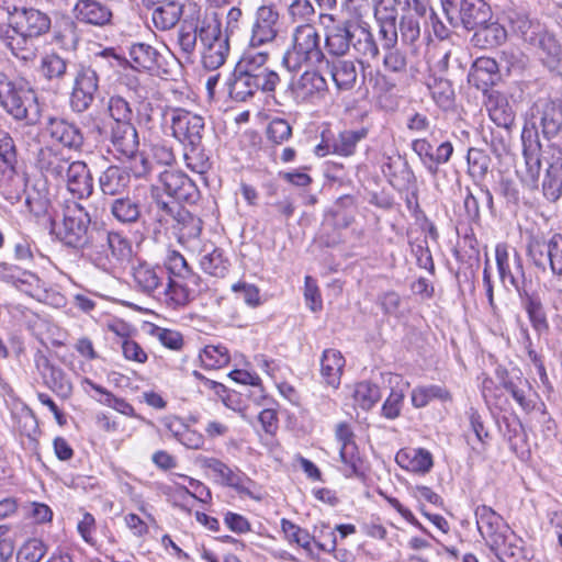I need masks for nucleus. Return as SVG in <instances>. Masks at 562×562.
<instances>
[{
    "instance_id": "25",
    "label": "nucleus",
    "mask_w": 562,
    "mask_h": 562,
    "mask_svg": "<svg viewBox=\"0 0 562 562\" xmlns=\"http://www.w3.org/2000/svg\"><path fill=\"white\" fill-rule=\"evenodd\" d=\"M47 132L52 139L69 149L78 150L83 145V135L80 128L65 119L49 117Z\"/></svg>"
},
{
    "instance_id": "41",
    "label": "nucleus",
    "mask_w": 562,
    "mask_h": 562,
    "mask_svg": "<svg viewBox=\"0 0 562 562\" xmlns=\"http://www.w3.org/2000/svg\"><path fill=\"white\" fill-rule=\"evenodd\" d=\"M182 5L177 1H165L154 8L151 21L157 30L172 29L180 20Z\"/></svg>"
},
{
    "instance_id": "49",
    "label": "nucleus",
    "mask_w": 562,
    "mask_h": 562,
    "mask_svg": "<svg viewBox=\"0 0 562 562\" xmlns=\"http://www.w3.org/2000/svg\"><path fill=\"white\" fill-rule=\"evenodd\" d=\"M412 404L417 407H425L435 398L442 402L451 400L450 393L439 385L418 386L412 391Z\"/></svg>"
},
{
    "instance_id": "24",
    "label": "nucleus",
    "mask_w": 562,
    "mask_h": 562,
    "mask_svg": "<svg viewBox=\"0 0 562 562\" xmlns=\"http://www.w3.org/2000/svg\"><path fill=\"white\" fill-rule=\"evenodd\" d=\"M109 127V139L114 151L122 159L123 157H133L139 147V137L133 123L113 125Z\"/></svg>"
},
{
    "instance_id": "14",
    "label": "nucleus",
    "mask_w": 562,
    "mask_h": 562,
    "mask_svg": "<svg viewBox=\"0 0 562 562\" xmlns=\"http://www.w3.org/2000/svg\"><path fill=\"white\" fill-rule=\"evenodd\" d=\"M167 271L164 267L149 262H137L132 267V280L134 289L145 295L158 297L167 280Z\"/></svg>"
},
{
    "instance_id": "28",
    "label": "nucleus",
    "mask_w": 562,
    "mask_h": 562,
    "mask_svg": "<svg viewBox=\"0 0 562 562\" xmlns=\"http://www.w3.org/2000/svg\"><path fill=\"white\" fill-rule=\"evenodd\" d=\"M395 461L402 469L417 474L428 473L434 465L431 453L422 448L401 449L395 456Z\"/></svg>"
},
{
    "instance_id": "27",
    "label": "nucleus",
    "mask_w": 562,
    "mask_h": 562,
    "mask_svg": "<svg viewBox=\"0 0 562 562\" xmlns=\"http://www.w3.org/2000/svg\"><path fill=\"white\" fill-rule=\"evenodd\" d=\"M477 530L486 543L504 533L509 526L492 507L480 505L475 509Z\"/></svg>"
},
{
    "instance_id": "64",
    "label": "nucleus",
    "mask_w": 562,
    "mask_h": 562,
    "mask_svg": "<svg viewBox=\"0 0 562 562\" xmlns=\"http://www.w3.org/2000/svg\"><path fill=\"white\" fill-rule=\"evenodd\" d=\"M398 29L404 43L412 44L419 38L420 23L411 11L402 15Z\"/></svg>"
},
{
    "instance_id": "59",
    "label": "nucleus",
    "mask_w": 562,
    "mask_h": 562,
    "mask_svg": "<svg viewBox=\"0 0 562 562\" xmlns=\"http://www.w3.org/2000/svg\"><path fill=\"white\" fill-rule=\"evenodd\" d=\"M203 366L207 369H220L228 364L229 355L223 346H206L200 353Z\"/></svg>"
},
{
    "instance_id": "38",
    "label": "nucleus",
    "mask_w": 562,
    "mask_h": 562,
    "mask_svg": "<svg viewBox=\"0 0 562 562\" xmlns=\"http://www.w3.org/2000/svg\"><path fill=\"white\" fill-rule=\"evenodd\" d=\"M111 215L121 224H134L142 215V205L136 198L119 196L110 204Z\"/></svg>"
},
{
    "instance_id": "33",
    "label": "nucleus",
    "mask_w": 562,
    "mask_h": 562,
    "mask_svg": "<svg viewBox=\"0 0 562 562\" xmlns=\"http://www.w3.org/2000/svg\"><path fill=\"white\" fill-rule=\"evenodd\" d=\"M490 119L499 127L509 131L515 122V111L507 98L499 93H491L486 102Z\"/></svg>"
},
{
    "instance_id": "53",
    "label": "nucleus",
    "mask_w": 562,
    "mask_h": 562,
    "mask_svg": "<svg viewBox=\"0 0 562 562\" xmlns=\"http://www.w3.org/2000/svg\"><path fill=\"white\" fill-rule=\"evenodd\" d=\"M341 472L346 477L359 476L362 474V460L356 445L340 447Z\"/></svg>"
},
{
    "instance_id": "44",
    "label": "nucleus",
    "mask_w": 562,
    "mask_h": 562,
    "mask_svg": "<svg viewBox=\"0 0 562 562\" xmlns=\"http://www.w3.org/2000/svg\"><path fill=\"white\" fill-rule=\"evenodd\" d=\"M367 136L368 128L366 127L342 131L333 142L334 153L340 156H351L356 150L357 144Z\"/></svg>"
},
{
    "instance_id": "13",
    "label": "nucleus",
    "mask_w": 562,
    "mask_h": 562,
    "mask_svg": "<svg viewBox=\"0 0 562 562\" xmlns=\"http://www.w3.org/2000/svg\"><path fill=\"white\" fill-rule=\"evenodd\" d=\"M497 270L502 282L513 286L522 297V293L527 292L525 289L526 277L520 255L513 250L510 256L506 244H498L495 248Z\"/></svg>"
},
{
    "instance_id": "57",
    "label": "nucleus",
    "mask_w": 562,
    "mask_h": 562,
    "mask_svg": "<svg viewBox=\"0 0 562 562\" xmlns=\"http://www.w3.org/2000/svg\"><path fill=\"white\" fill-rule=\"evenodd\" d=\"M47 552L45 542L37 538L26 540L18 551L19 562H40Z\"/></svg>"
},
{
    "instance_id": "58",
    "label": "nucleus",
    "mask_w": 562,
    "mask_h": 562,
    "mask_svg": "<svg viewBox=\"0 0 562 562\" xmlns=\"http://www.w3.org/2000/svg\"><path fill=\"white\" fill-rule=\"evenodd\" d=\"M428 88L432 99L440 108L448 109L452 105L454 91L450 81L435 78L432 82L428 85Z\"/></svg>"
},
{
    "instance_id": "56",
    "label": "nucleus",
    "mask_w": 562,
    "mask_h": 562,
    "mask_svg": "<svg viewBox=\"0 0 562 562\" xmlns=\"http://www.w3.org/2000/svg\"><path fill=\"white\" fill-rule=\"evenodd\" d=\"M203 14H199L194 24H188L187 21L183 22L179 30L178 43L180 48L187 55H191L196 46L198 38L200 40V32L198 27L200 25V19Z\"/></svg>"
},
{
    "instance_id": "4",
    "label": "nucleus",
    "mask_w": 562,
    "mask_h": 562,
    "mask_svg": "<svg viewBox=\"0 0 562 562\" xmlns=\"http://www.w3.org/2000/svg\"><path fill=\"white\" fill-rule=\"evenodd\" d=\"M85 256L100 270L114 274L132 256V245L119 232L98 231L87 244Z\"/></svg>"
},
{
    "instance_id": "39",
    "label": "nucleus",
    "mask_w": 562,
    "mask_h": 562,
    "mask_svg": "<svg viewBox=\"0 0 562 562\" xmlns=\"http://www.w3.org/2000/svg\"><path fill=\"white\" fill-rule=\"evenodd\" d=\"M520 542L516 533L508 528L486 544L502 562H509L520 553Z\"/></svg>"
},
{
    "instance_id": "54",
    "label": "nucleus",
    "mask_w": 562,
    "mask_h": 562,
    "mask_svg": "<svg viewBox=\"0 0 562 562\" xmlns=\"http://www.w3.org/2000/svg\"><path fill=\"white\" fill-rule=\"evenodd\" d=\"M48 387L63 398H68L72 393V384L67 374L57 367H49V374L45 378Z\"/></svg>"
},
{
    "instance_id": "18",
    "label": "nucleus",
    "mask_w": 562,
    "mask_h": 562,
    "mask_svg": "<svg viewBox=\"0 0 562 562\" xmlns=\"http://www.w3.org/2000/svg\"><path fill=\"white\" fill-rule=\"evenodd\" d=\"M201 283H193L186 279H172L167 276L165 285L159 291L165 303L173 308L186 306L200 292Z\"/></svg>"
},
{
    "instance_id": "31",
    "label": "nucleus",
    "mask_w": 562,
    "mask_h": 562,
    "mask_svg": "<svg viewBox=\"0 0 562 562\" xmlns=\"http://www.w3.org/2000/svg\"><path fill=\"white\" fill-rule=\"evenodd\" d=\"M505 20L510 31L529 43L537 32L542 30V24L531 20L527 12L518 9H509L505 12Z\"/></svg>"
},
{
    "instance_id": "10",
    "label": "nucleus",
    "mask_w": 562,
    "mask_h": 562,
    "mask_svg": "<svg viewBox=\"0 0 562 562\" xmlns=\"http://www.w3.org/2000/svg\"><path fill=\"white\" fill-rule=\"evenodd\" d=\"M99 91V76L91 65L80 63L76 67L70 93V108L76 113L86 112Z\"/></svg>"
},
{
    "instance_id": "55",
    "label": "nucleus",
    "mask_w": 562,
    "mask_h": 562,
    "mask_svg": "<svg viewBox=\"0 0 562 562\" xmlns=\"http://www.w3.org/2000/svg\"><path fill=\"white\" fill-rule=\"evenodd\" d=\"M41 69L49 80L63 79L67 72V60L56 53L46 54L42 58Z\"/></svg>"
},
{
    "instance_id": "46",
    "label": "nucleus",
    "mask_w": 562,
    "mask_h": 562,
    "mask_svg": "<svg viewBox=\"0 0 562 562\" xmlns=\"http://www.w3.org/2000/svg\"><path fill=\"white\" fill-rule=\"evenodd\" d=\"M106 110L111 119L108 126L132 123L133 110L123 97L112 95L108 101Z\"/></svg>"
},
{
    "instance_id": "60",
    "label": "nucleus",
    "mask_w": 562,
    "mask_h": 562,
    "mask_svg": "<svg viewBox=\"0 0 562 562\" xmlns=\"http://www.w3.org/2000/svg\"><path fill=\"white\" fill-rule=\"evenodd\" d=\"M178 231L183 238H196L202 231V222L186 210L177 212Z\"/></svg>"
},
{
    "instance_id": "8",
    "label": "nucleus",
    "mask_w": 562,
    "mask_h": 562,
    "mask_svg": "<svg viewBox=\"0 0 562 562\" xmlns=\"http://www.w3.org/2000/svg\"><path fill=\"white\" fill-rule=\"evenodd\" d=\"M200 467L210 471L214 481L223 486L235 490L240 496H248L259 501L258 485L238 468H231L214 457L201 456L198 458Z\"/></svg>"
},
{
    "instance_id": "26",
    "label": "nucleus",
    "mask_w": 562,
    "mask_h": 562,
    "mask_svg": "<svg viewBox=\"0 0 562 562\" xmlns=\"http://www.w3.org/2000/svg\"><path fill=\"white\" fill-rule=\"evenodd\" d=\"M496 376L502 386L512 394L522 409H531V402L527 398V392L530 389L529 382L521 376L519 370L509 372L506 369L497 368Z\"/></svg>"
},
{
    "instance_id": "17",
    "label": "nucleus",
    "mask_w": 562,
    "mask_h": 562,
    "mask_svg": "<svg viewBox=\"0 0 562 562\" xmlns=\"http://www.w3.org/2000/svg\"><path fill=\"white\" fill-rule=\"evenodd\" d=\"M159 183L166 193L177 201L191 202L198 196L195 183L182 171L165 170L159 175Z\"/></svg>"
},
{
    "instance_id": "40",
    "label": "nucleus",
    "mask_w": 562,
    "mask_h": 562,
    "mask_svg": "<svg viewBox=\"0 0 562 562\" xmlns=\"http://www.w3.org/2000/svg\"><path fill=\"white\" fill-rule=\"evenodd\" d=\"M375 16L379 22V35L382 41V48H391L397 45L398 34L396 26V14L394 9L378 8Z\"/></svg>"
},
{
    "instance_id": "15",
    "label": "nucleus",
    "mask_w": 562,
    "mask_h": 562,
    "mask_svg": "<svg viewBox=\"0 0 562 562\" xmlns=\"http://www.w3.org/2000/svg\"><path fill=\"white\" fill-rule=\"evenodd\" d=\"M535 123H538L547 138L557 136L562 131V102L559 100L539 99L531 112ZM529 127L528 125H526Z\"/></svg>"
},
{
    "instance_id": "20",
    "label": "nucleus",
    "mask_w": 562,
    "mask_h": 562,
    "mask_svg": "<svg viewBox=\"0 0 562 562\" xmlns=\"http://www.w3.org/2000/svg\"><path fill=\"white\" fill-rule=\"evenodd\" d=\"M60 181L65 182L67 190L78 199L89 198L93 192L91 172L81 160H72Z\"/></svg>"
},
{
    "instance_id": "22",
    "label": "nucleus",
    "mask_w": 562,
    "mask_h": 562,
    "mask_svg": "<svg viewBox=\"0 0 562 562\" xmlns=\"http://www.w3.org/2000/svg\"><path fill=\"white\" fill-rule=\"evenodd\" d=\"M49 15L35 8H24L18 15L16 29L23 37H38L50 30Z\"/></svg>"
},
{
    "instance_id": "34",
    "label": "nucleus",
    "mask_w": 562,
    "mask_h": 562,
    "mask_svg": "<svg viewBox=\"0 0 562 562\" xmlns=\"http://www.w3.org/2000/svg\"><path fill=\"white\" fill-rule=\"evenodd\" d=\"M498 79V65L490 57L477 58L469 72V81L477 89L486 90Z\"/></svg>"
},
{
    "instance_id": "45",
    "label": "nucleus",
    "mask_w": 562,
    "mask_h": 562,
    "mask_svg": "<svg viewBox=\"0 0 562 562\" xmlns=\"http://www.w3.org/2000/svg\"><path fill=\"white\" fill-rule=\"evenodd\" d=\"M16 162L14 140L8 132L0 130V172L8 173L10 178L14 173Z\"/></svg>"
},
{
    "instance_id": "7",
    "label": "nucleus",
    "mask_w": 562,
    "mask_h": 562,
    "mask_svg": "<svg viewBox=\"0 0 562 562\" xmlns=\"http://www.w3.org/2000/svg\"><path fill=\"white\" fill-rule=\"evenodd\" d=\"M202 45V64L206 69L216 70L222 67L231 50L229 37L223 34L218 14L205 11L198 27Z\"/></svg>"
},
{
    "instance_id": "11",
    "label": "nucleus",
    "mask_w": 562,
    "mask_h": 562,
    "mask_svg": "<svg viewBox=\"0 0 562 562\" xmlns=\"http://www.w3.org/2000/svg\"><path fill=\"white\" fill-rule=\"evenodd\" d=\"M91 218L86 209L78 202H68L64 209L63 231L60 232L63 241L70 247L87 246L88 229Z\"/></svg>"
},
{
    "instance_id": "3",
    "label": "nucleus",
    "mask_w": 562,
    "mask_h": 562,
    "mask_svg": "<svg viewBox=\"0 0 562 562\" xmlns=\"http://www.w3.org/2000/svg\"><path fill=\"white\" fill-rule=\"evenodd\" d=\"M325 45L328 53L335 56L346 55L351 47L362 58L375 59L379 55V46L371 31L349 21L327 27Z\"/></svg>"
},
{
    "instance_id": "61",
    "label": "nucleus",
    "mask_w": 562,
    "mask_h": 562,
    "mask_svg": "<svg viewBox=\"0 0 562 562\" xmlns=\"http://www.w3.org/2000/svg\"><path fill=\"white\" fill-rule=\"evenodd\" d=\"M469 172L472 177L484 178L490 168V157L477 148H470L467 156Z\"/></svg>"
},
{
    "instance_id": "32",
    "label": "nucleus",
    "mask_w": 562,
    "mask_h": 562,
    "mask_svg": "<svg viewBox=\"0 0 562 562\" xmlns=\"http://www.w3.org/2000/svg\"><path fill=\"white\" fill-rule=\"evenodd\" d=\"M131 66L136 70L154 71L161 65V54L146 43H134L128 50Z\"/></svg>"
},
{
    "instance_id": "29",
    "label": "nucleus",
    "mask_w": 562,
    "mask_h": 562,
    "mask_svg": "<svg viewBox=\"0 0 562 562\" xmlns=\"http://www.w3.org/2000/svg\"><path fill=\"white\" fill-rule=\"evenodd\" d=\"M529 44L539 50L543 64L551 70L562 56L561 45L544 25H542V30L537 32V35L530 40Z\"/></svg>"
},
{
    "instance_id": "52",
    "label": "nucleus",
    "mask_w": 562,
    "mask_h": 562,
    "mask_svg": "<svg viewBox=\"0 0 562 562\" xmlns=\"http://www.w3.org/2000/svg\"><path fill=\"white\" fill-rule=\"evenodd\" d=\"M25 204L35 216L47 213L50 200L45 183H41V188L34 186L32 190L26 191Z\"/></svg>"
},
{
    "instance_id": "51",
    "label": "nucleus",
    "mask_w": 562,
    "mask_h": 562,
    "mask_svg": "<svg viewBox=\"0 0 562 562\" xmlns=\"http://www.w3.org/2000/svg\"><path fill=\"white\" fill-rule=\"evenodd\" d=\"M167 269L172 279H186L193 283H201V278L189 267L184 257L178 251H171L167 260Z\"/></svg>"
},
{
    "instance_id": "47",
    "label": "nucleus",
    "mask_w": 562,
    "mask_h": 562,
    "mask_svg": "<svg viewBox=\"0 0 562 562\" xmlns=\"http://www.w3.org/2000/svg\"><path fill=\"white\" fill-rule=\"evenodd\" d=\"M280 524L288 542L295 543L307 552L312 551L311 546L315 541L314 536L286 518H282Z\"/></svg>"
},
{
    "instance_id": "50",
    "label": "nucleus",
    "mask_w": 562,
    "mask_h": 562,
    "mask_svg": "<svg viewBox=\"0 0 562 562\" xmlns=\"http://www.w3.org/2000/svg\"><path fill=\"white\" fill-rule=\"evenodd\" d=\"M352 396L358 406L368 411L380 401L381 392L378 385L363 381L356 384Z\"/></svg>"
},
{
    "instance_id": "48",
    "label": "nucleus",
    "mask_w": 562,
    "mask_h": 562,
    "mask_svg": "<svg viewBox=\"0 0 562 562\" xmlns=\"http://www.w3.org/2000/svg\"><path fill=\"white\" fill-rule=\"evenodd\" d=\"M200 266L205 273L216 278H224L228 272L229 262L223 256V251L214 248L202 256Z\"/></svg>"
},
{
    "instance_id": "37",
    "label": "nucleus",
    "mask_w": 562,
    "mask_h": 562,
    "mask_svg": "<svg viewBox=\"0 0 562 562\" xmlns=\"http://www.w3.org/2000/svg\"><path fill=\"white\" fill-rule=\"evenodd\" d=\"M329 74L338 90H351L358 79V67L353 60L337 59L328 64Z\"/></svg>"
},
{
    "instance_id": "16",
    "label": "nucleus",
    "mask_w": 562,
    "mask_h": 562,
    "mask_svg": "<svg viewBox=\"0 0 562 562\" xmlns=\"http://www.w3.org/2000/svg\"><path fill=\"white\" fill-rule=\"evenodd\" d=\"M279 33V13L271 5H261L256 12L249 46L260 47L276 40Z\"/></svg>"
},
{
    "instance_id": "63",
    "label": "nucleus",
    "mask_w": 562,
    "mask_h": 562,
    "mask_svg": "<svg viewBox=\"0 0 562 562\" xmlns=\"http://www.w3.org/2000/svg\"><path fill=\"white\" fill-rule=\"evenodd\" d=\"M383 66L389 72L405 74L407 68L406 55L396 46L384 48Z\"/></svg>"
},
{
    "instance_id": "19",
    "label": "nucleus",
    "mask_w": 562,
    "mask_h": 562,
    "mask_svg": "<svg viewBox=\"0 0 562 562\" xmlns=\"http://www.w3.org/2000/svg\"><path fill=\"white\" fill-rule=\"evenodd\" d=\"M326 91V79L315 70L304 71L291 83V92L295 101L300 103L323 98Z\"/></svg>"
},
{
    "instance_id": "5",
    "label": "nucleus",
    "mask_w": 562,
    "mask_h": 562,
    "mask_svg": "<svg viewBox=\"0 0 562 562\" xmlns=\"http://www.w3.org/2000/svg\"><path fill=\"white\" fill-rule=\"evenodd\" d=\"M168 114L170 116L172 136L182 144L186 149L190 148V153H184L187 167L198 173H203L207 168V161L205 159L193 161V154H195L202 144L205 131L204 117L182 108L171 109Z\"/></svg>"
},
{
    "instance_id": "36",
    "label": "nucleus",
    "mask_w": 562,
    "mask_h": 562,
    "mask_svg": "<svg viewBox=\"0 0 562 562\" xmlns=\"http://www.w3.org/2000/svg\"><path fill=\"white\" fill-rule=\"evenodd\" d=\"M344 367L345 358L339 350H324L321 358V374L327 385L334 389L339 386Z\"/></svg>"
},
{
    "instance_id": "1",
    "label": "nucleus",
    "mask_w": 562,
    "mask_h": 562,
    "mask_svg": "<svg viewBox=\"0 0 562 562\" xmlns=\"http://www.w3.org/2000/svg\"><path fill=\"white\" fill-rule=\"evenodd\" d=\"M525 170L517 171L521 182L528 188L538 187L541 162L547 165L542 183L544 196L555 202L562 195V148L554 144L542 150L537 130L524 126L521 132Z\"/></svg>"
},
{
    "instance_id": "6",
    "label": "nucleus",
    "mask_w": 562,
    "mask_h": 562,
    "mask_svg": "<svg viewBox=\"0 0 562 562\" xmlns=\"http://www.w3.org/2000/svg\"><path fill=\"white\" fill-rule=\"evenodd\" d=\"M321 35L313 23L299 24L291 34V44L286 48L282 64L291 71L304 65H316L324 59Z\"/></svg>"
},
{
    "instance_id": "35",
    "label": "nucleus",
    "mask_w": 562,
    "mask_h": 562,
    "mask_svg": "<svg viewBox=\"0 0 562 562\" xmlns=\"http://www.w3.org/2000/svg\"><path fill=\"white\" fill-rule=\"evenodd\" d=\"M474 31L471 40L472 44L484 49L497 47L505 43L507 38L505 26L492 20L476 27Z\"/></svg>"
},
{
    "instance_id": "43",
    "label": "nucleus",
    "mask_w": 562,
    "mask_h": 562,
    "mask_svg": "<svg viewBox=\"0 0 562 562\" xmlns=\"http://www.w3.org/2000/svg\"><path fill=\"white\" fill-rule=\"evenodd\" d=\"M82 384L89 386L90 389L94 390L98 394H100V397H98L95 400L98 402H100L101 404L106 405L125 416H128V417L135 416V409L124 398L116 397L109 390L94 383L89 378H85L82 381Z\"/></svg>"
},
{
    "instance_id": "30",
    "label": "nucleus",
    "mask_w": 562,
    "mask_h": 562,
    "mask_svg": "<svg viewBox=\"0 0 562 562\" xmlns=\"http://www.w3.org/2000/svg\"><path fill=\"white\" fill-rule=\"evenodd\" d=\"M131 183V173L120 166H109L99 177V187L105 195H120Z\"/></svg>"
},
{
    "instance_id": "62",
    "label": "nucleus",
    "mask_w": 562,
    "mask_h": 562,
    "mask_svg": "<svg viewBox=\"0 0 562 562\" xmlns=\"http://www.w3.org/2000/svg\"><path fill=\"white\" fill-rule=\"evenodd\" d=\"M288 12L294 23H312L315 18V9L310 0H292Z\"/></svg>"
},
{
    "instance_id": "21",
    "label": "nucleus",
    "mask_w": 562,
    "mask_h": 562,
    "mask_svg": "<svg viewBox=\"0 0 562 562\" xmlns=\"http://www.w3.org/2000/svg\"><path fill=\"white\" fill-rule=\"evenodd\" d=\"M71 161L61 150L45 146L38 149L35 165L46 178L60 181Z\"/></svg>"
},
{
    "instance_id": "42",
    "label": "nucleus",
    "mask_w": 562,
    "mask_h": 562,
    "mask_svg": "<svg viewBox=\"0 0 562 562\" xmlns=\"http://www.w3.org/2000/svg\"><path fill=\"white\" fill-rule=\"evenodd\" d=\"M520 299L522 300L524 307L532 328L538 334L548 331L549 323L541 299L538 295L529 294L528 292L522 293V297Z\"/></svg>"
},
{
    "instance_id": "2",
    "label": "nucleus",
    "mask_w": 562,
    "mask_h": 562,
    "mask_svg": "<svg viewBox=\"0 0 562 562\" xmlns=\"http://www.w3.org/2000/svg\"><path fill=\"white\" fill-rule=\"evenodd\" d=\"M269 53L249 46L240 57L229 82L232 99L245 102L257 91L272 92L280 81L279 75L268 66Z\"/></svg>"
},
{
    "instance_id": "23",
    "label": "nucleus",
    "mask_w": 562,
    "mask_h": 562,
    "mask_svg": "<svg viewBox=\"0 0 562 562\" xmlns=\"http://www.w3.org/2000/svg\"><path fill=\"white\" fill-rule=\"evenodd\" d=\"M72 15L78 22L94 26L109 24L113 16L111 9L98 0H78Z\"/></svg>"
},
{
    "instance_id": "9",
    "label": "nucleus",
    "mask_w": 562,
    "mask_h": 562,
    "mask_svg": "<svg viewBox=\"0 0 562 562\" xmlns=\"http://www.w3.org/2000/svg\"><path fill=\"white\" fill-rule=\"evenodd\" d=\"M442 10L449 23L473 31L492 20L491 7L483 0L442 1Z\"/></svg>"
},
{
    "instance_id": "12",
    "label": "nucleus",
    "mask_w": 562,
    "mask_h": 562,
    "mask_svg": "<svg viewBox=\"0 0 562 562\" xmlns=\"http://www.w3.org/2000/svg\"><path fill=\"white\" fill-rule=\"evenodd\" d=\"M0 105L14 120L35 124L40 119V106L35 92L20 83L1 101Z\"/></svg>"
}]
</instances>
